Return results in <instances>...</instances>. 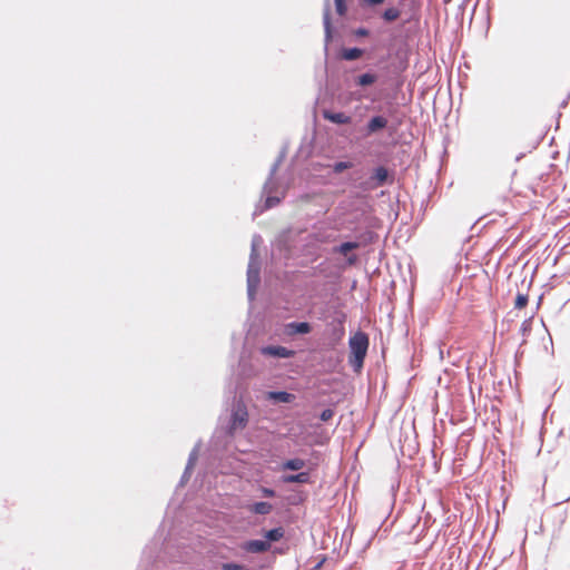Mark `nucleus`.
Masks as SVG:
<instances>
[{"label": "nucleus", "mask_w": 570, "mask_h": 570, "mask_svg": "<svg viewBox=\"0 0 570 570\" xmlns=\"http://www.w3.org/2000/svg\"><path fill=\"white\" fill-rule=\"evenodd\" d=\"M370 338L367 333L358 330L348 338V364L355 373L362 371L368 351Z\"/></svg>", "instance_id": "1"}, {"label": "nucleus", "mask_w": 570, "mask_h": 570, "mask_svg": "<svg viewBox=\"0 0 570 570\" xmlns=\"http://www.w3.org/2000/svg\"><path fill=\"white\" fill-rule=\"evenodd\" d=\"M249 421L247 406L242 397L234 396L228 423L225 428L227 436H234L237 431L244 430Z\"/></svg>", "instance_id": "2"}, {"label": "nucleus", "mask_w": 570, "mask_h": 570, "mask_svg": "<svg viewBox=\"0 0 570 570\" xmlns=\"http://www.w3.org/2000/svg\"><path fill=\"white\" fill-rule=\"evenodd\" d=\"M393 181L394 171L384 165H379L372 169L371 175L366 179L357 184V188L362 191H372L380 187L391 185Z\"/></svg>", "instance_id": "3"}, {"label": "nucleus", "mask_w": 570, "mask_h": 570, "mask_svg": "<svg viewBox=\"0 0 570 570\" xmlns=\"http://www.w3.org/2000/svg\"><path fill=\"white\" fill-rule=\"evenodd\" d=\"M259 284L261 263L258 261V253L253 248V250H250L249 263L247 267V296L249 301L255 298Z\"/></svg>", "instance_id": "4"}, {"label": "nucleus", "mask_w": 570, "mask_h": 570, "mask_svg": "<svg viewBox=\"0 0 570 570\" xmlns=\"http://www.w3.org/2000/svg\"><path fill=\"white\" fill-rule=\"evenodd\" d=\"M345 322L346 314L344 312H336L335 316L327 324L328 343L332 347L338 345L345 336Z\"/></svg>", "instance_id": "5"}, {"label": "nucleus", "mask_w": 570, "mask_h": 570, "mask_svg": "<svg viewBox=\"0 0 570 570\" xmlns=\"http://www.w3.org/2000/svg\"><path fill=\"white\" fill-rule=\"evenodd\" d=\"M278 189V184L272 185L268 190H265L263 188L262 195L264 197L263 205H257L253 216L256 217L257 215L262 214L265 210L272 209L275 206H277L282 199L283 195H277L276 191Z\"/></svg>", "instance_id": "6"}, {"label": "nucleus", "mask_w": 570, "mask_h": 570, "mask_svg": "<svg viewBox=\"0 0 570 570\" xmlns=\"http://www.w3.org/2000/svg\"><path fill=\"white\" fill-rule=\"evenodd\" d=\"M389 126V119L381 114H376L370 117L364 127L361 128V135L363 138L374 136Z\"/></svg>", "instance_id": "7"}, {"label": "nucleus", "mask_w": 570, "mask_h": 570, "mask_svg": "<svg viewBox=\"0 0 570 570\" xmlns=\"http://www.w3.org/2000/svg\"><path fill=\"white\" fill-rule=\"evenodd\" d=\"M323 27H324V51L327 55L328 53V45L334 40V38L336 36V28L332 23L330 0L324 1Z\"/></svg>", "instance_id": "8"}, {"label": "nucleus", "mask_w": 570, "mask_h": 570, "mask_svg": "<svg viewBox=\"0 0 570 570\" xmlns=\"http://www.w3.org/2000/svg\"><path fill=\"white\" fill-rule=\"evenodd\" d=\"M259 352L264 356L276 358V360L292 358L296 354V352L292 348H288V347L282 346V345H273V344L263 345L259 348Z\"/></svg>", "instance_id": "9"}, {"label": "nucleus", "mask_w": 570, "mask_h": 570, "mask_svg": "<svg viewBox=\"0 0 570 570\" xmlns=\"http://www.w3.org/2000/svg\"><path fill=\"white\" fill-rule=\"evenodd\" d=\"M313 325L307 321H292L284 325L283 333L286 336L295 337L311 334Z\"/></svg>", "instance_id": "10"}, {"label": "nucleus", "mask_w": 570, "mask_h": 570, "mask_svg": "<svg viewBox=\"0 0 570 570\" xmlns=\"http://www.w3.org/2000/svg\"><path fill=\"white\" fill-rule=\"evenodd\" d=\"M265 400L273 405L291 404L296 400V395L285 390H272L265 393Z\"/></svg>", "instance_id": "11"}, {"label": "nucleus", "mask_w": 570, "mask_h": 570, "mask_svg": "<svg viewBox=\"0 0 570 570\" xmlns=\"http://www.w3.org/2000/svg\"><path fill=\"white\" fill-rule=\"evenodd\" d=\"M380 79V75L372 69L353 77V85L363 90L374 86Z\"/></svg>", "instance_id": "12"}, {"label": "nucleus", "mask_w": 570, "mask_h": 570, "mask_svg": "<svg viewBox=\"0 0 570 570\" xmlns=\"http://www.w3.org/2000/svg\"><path fill=\"white\" fill-rule=\"evenodd\" d=\"M240 549L246 553L259 554L271 551L267 542H264L263 539H249L243 541L240 544Z\"/></svg>", "instance_id": "13"}, {"label": "nucleus", "mask_w": 570, "mask_h": 570, "mask_svg": "<svg viewBox=\"0 0 570 570\" xmlns=\"http://www.w3.org/2000/svg\"><path fill=\"white\" fill-rule=\"evenodd\" d=\"M322 116L325 120L334 125H350L352 124V117L343 111H334L331 109H324Z\"/></svg>", "instance_id": "14"}, {"label": "nucleus", "mask_w": 570, "mask_h": 570, "mask_svg": "<svg viewBox=\"0 0 570 570\" xmlns=\"http://www.w3.org/2000/svg\"><path fill=\"white\" fill-rule=\"evenodd\" d=\"M262 535H263L264 542L268 543L269 550H271L273 543H276V542L281 541L284 538L285 530L281 525L274 527V528L267 529V530L263 529L262 530Z\"/></svg>", "instance_id": "15"}, {"label": "nucleus", "mask_w": 570, "mask_h": 570, "mask_svg": "<svg viewBox=\"0 0 570 570\" xmlns=\"http://www.w3.org/2000/svg\"><path fill=\"white\" fill-rule=\"evenodd\" d=\"M364 48L360 47H342L340 49V58L345 61H354L361 58L365 53Z\"/></svg>", "instance_id": "16"}, {"label": "nucleus", "mask_w": 570, "mask_h": 570, "mask_svg": "<svg viewBox=\"0 0 570 570\" xmlns=\"http://www.w3.org/2000/svg\"><path fill=\"white\" fill-rule=\"evenodd\" d=\"M282 481L284 483L308 484L312 482L311 471H298L297 473L294 474H283Z\"/></svg>", "instance_id": "17"}, {"label": "nucleus", "mask_w": 570, "mask_h": 570, "mask_svg": "<svg viewBox=\"0 0 570 570\" xmlns=\"http://www.w3.org/2000/svg\"><path fill=\"white\" fill-rule=\"evenodd\" d=\"M247 510L252 514L256 515H266L269 514L273 510V504L267 501H255L247 505Z\"/></svg>", "instance_id": "18"}, {"label": "nucleus", "mask_w": 570, "mask_h": 570, "mask_svg": "<svg viewBox=\"0 0 570 570\" xmlns=\"http://www.w3.org/2000/svg\"><path fill=\"white\" fill-rule=\"evenodd\" d=\"M306 465L305 460L301 458H292L284 460L281 464L283 471H299Z\"/></svg>", "instance_id": "19"}, {"label": "nucleus", "mask_w": 570, "mask_h": 570, "mask_svg": "<svg viewBox=\"0 0 570 570\" xmlns=\"http://www.w3.org/2000/svg\"><path fill=\"white\" fill-rule=\"evenodd\" d=\"M401 14L402 11L399 8L390 6L381 12L380 17L385 23H392L396 21L401 17Z\"/></svg>", "instance_id": "20"}, {"label": "nucleus", "mask_w": 570, "mask_h": 570, "mask_svg": "<svg viewBox=\"0 0 570 570\" xmlns=\"http://www.w3.org/2000/svg\"><path fill=\"white\" fill-rule=\"evenodd\" d=\"M358 247V243L355 240L342 242L334 247V252L341 255H346L348 252L354 250Z\"/></svg>", "instance_id": "21"}, {"label": "nucleus", "mask_w": 570, "mask_h": 570, "mask_svg": "<svg viewBox=\"0 0 570 570\" xmlns=\"http://www.w3.org/2000/svg\"><path fill=\"white\" fill-rule=\"evenodd\" d=\"M200 444H202V441L199 440L195 446L193 448V450L190 451L189 455H188V460H187V470L188 471H193L197 460H198V453H199V449H200Z\"/></svg>", "instance_id": "22"}, {"label": "nucleus", "mask_w": 570, "mask_h": 570, "mask_svg": "<svg viewBox=\"0 0 570 570\" xmlns=\"http://www.w3.org/2000/svg\"><path fill=\"white\" fill-rule=\"evenodd\" d=\"M279 167V160H275L269 169L268 177L266 181L264 183V189L268 190L272 185L277 184V181L274 179V176Z\"/></svg>", "instance_id": "23"}, {"label": "nucleus", "mask_w": 570, "mask_h": 570, "mask_svg": "<svg viewBox=\"0 0 570 570\" xmlns=\"http://www.w3.org/2000/svg\"><path fill=\"white\" fill-rule=\"evenodd\" d=\"M353 167V163L351 160H340L335 161L332 166V170L334 174H342L347 169Z\"/></svg>", "instance_id": "24"}, {"label": "nucleus", "mask_w": 570, "mask_h": 570, "mask_svg": "<svg viewBox=\"0 0 570 570\" xmlns=\"http://www.w3.org/2000/svg\"><path fill=\"white\" fill-rule=\"evenodd\" d=\"M220 570H250L246 564L229 561L220 564Z\"/></svg>", "instance_id": "25"}, {"label": "nucleus", "mask_w": 570, "mask_h": 570, "mask_svg": "<svg viewBox=\"0 0 570 570\" xmlns=\"http://www.w3.org/2000/svg\"><path fill=\"white\" fill-rule=\"evenodd\" d=\"M529 301L528 294L518 293L514 299V307L517 309H522L527 306Z\"/></svg>", "instance_id": "26"}, {"label": "nucleus", "mask_w": 570, "mask_h": 570, "mask_svg": "<svg viewBox=\"0 0 570 570\" xmlns=\"http://www.w3.org/2000/svg\"><path fill=\"white\" fill-rule=\"evenodd\" d=\"M385 0H360V6L363 9H375L376 7L383 4Z\"/></svg>", "instance_id": "27"}, {"label": "nucleus", "mask_w": 570, "mask_h": 570, "mask_svg": "<svg viewBox=\"0 0 570 570\" xmlns=\"http://www.w3.org/2000/svg\"><path fill=\"white\" fill-rule=\"evenodd\" d=\"M335 10L338 16H345L348 7L346 0H334Z\"/></svg>", "instance_id": "28"}, {"label": "nucleus", "mask_w": 570, "mask_h": 570, "mask_svg": "<svg viewBox=\"0 0 570 570\" xmlns=\"http://www.w3.org/2000/svg\"><path fill=\"white\" fill-rule=\"evenodd\" d=\"M352 35L355 38L360 39V38L370 37L371 31H370V29H367L365 27H357V28L352 30Z\"/></svg>", "instance_id": "29"}, {"label": "nucleus", "mask_w": 570, "mask_h": 570, "mask_svg": "<svg viewBox=\"0 0 570 570\" xmlns=\"http://www.w3.org/2000/svg\"><path fill=\"white\" fill-rule=\"evenodd\" d=\"M532 330V318L524 320L520 326V333L523 336H528Z\"/></svg>", "instance_id": "30"}, {"label": "nucleus", "mask_w": 570, "mask_h": 570, "mask_svg": "<svg viewBox=\"0 0 570 570\" xmlns=\"http://www.w3.org/2000/svg\"><path fill=\"white\" fill-rule=\"evenodd\" d=\"M335 412L333 409L331 407H326L324 410H322L318 414V419L322 421V422H327L330 421L333 416H334Z\"/></svg>", "instance_id": "31"}, {"label": "nucleus", "mask_w": 570, "mask_h": 570, "mask_svg": "<svg viewBox=\"0 0 570 570\" xmlns=\"http://www.w3.org/2000/svg\"><path fill=\"white\" fill-rule=\"evenodd\" d=\"M259 492L263 498H275L277 494L273 488L267 487H261Z\"/></svg>", "instance_id": "32"}, {"label": "nucleus", "mask_w": 570, "mask_h": 570, "mask_svg": "<svg viewBox=\"0 0 570 570\" xmlns=\"http://www.w3.org/2000/svg\"><path fill=\"white\" fill-rule=\"evenodd\" d=\"M153 557H149L147 560H144L139 563L137 570H153Z\"/></svg>", "instance_id": "33"}, {"label": "nucleus", "mask_w": 570, "mask_h": 570, "mask_svg": "<svg viewBox=\"0 0 570 570\" xmlns=\"http://www.w3.org/2000/svg\"><path fill=\"white\" fill-rule=\"evenodd\" d=\"M191 472L193 471H188L187 466H185V470H184L183 475L179 481V485H184L185 483L188 482V480L190 479Z\"/></svg>", "instance_id": "34"}, {"label": "nucleus", "mask_w": 570, "mask_h": 570, "mask_svg": "<svg viewBox=\"0 0 570 570\" xmlns=\"http://www.w3.org/2000/svg\"><path fill=\"white\" fill-rule=\"evenodd\" d=\"M354 95H355V97H354L355 100H362V99L368 98V95L365 92L355 91Z\"/></svg>", "instance_id": "35"}, {"label": "nucleus", "mask_w": 570, "mask_h": 570, "mask_svg": "<svg viewBox=\"0 0 570 570\" xmlns=\"http://www.w3.org/2000/svg\"><path fill=\"white\" fill-rule=\"evenodd\" d=\"M261 240H262V237L259 235H255L252 240V249L254 248L257 252L256 246H257V243Z\"/></svg>", "instance_id": "36"}, {"label": "nucleus", "mask_w": 570, "mask_h": 570, "mask_svg": "<svg viewBox=\"0 0 570 570\" xmlns=\"http://www.w3.org/2000/svg\"><path fill=\"white\" fill-rule=\"evenodd\" d=\"M362 177V170H354L353 174H352V179L353 180H358L360 178Z\"/></svg>", "instance_id": "37"}, {"label": "nucleus", "mask_w": 570, "mask_h": 570, "mask_svg": "<svg viewBox=\"0 0 570 570\" xmlns=\"http://www.w3.org/2000/svg\"><path fill=\"white\" fill-rule=\"evenodd\" d=\"M285 158V151L282 150L278 157L275 160H279V165L282 164L283 159Z\"/></svg>", "instance_id": "38"}, {"label": "nucleus", "mask_w": 570, "mask_h": 570, "mask_svg": "<svg viewBox=\"0 0 570 570\" xmlns=\"http://www.w3.org/2000/svg\"><path fill=\"white\" fill-rule=\"evenodd\" d=\"M541 139H542V138L538 139V140H537L532 146H531V148H530V150H529V151H532L533 149H537V147H538V146L540 145V142H541Z\"/></svg>", "instance_id": "39"}, {"label": "nucleus", "mask_w": 570, "mask_h": 570, "mask_svg": "<svg viewBox=\"0 0 570 570\" xmlns=\"http://www.w3.org/2000/svg\"><path fill=\"white\" fill-rule=\"evenodd\" d=\"M356 262V256L355 255H352L351 257L347 258V263L348 264H354Z\"/></svg>", "instance_id": "40"}, {"label": "nucleus", "mask_w": 570, "mask_h": 570, "mask_svg": "<svg viewBox=\"0 0 570 570\" xmlns=\"http://www.w3.org/2000/svg\"><path fill=\"white\" fill-rule=\"evenodd\" d=\"M524 156V153H520L519 155L515 156V161H520Z\"/></svg>", "instance_id": "41"}, {"label": "nucleus", "mask_w": 570, "mask_h": 570, "mask_svg": "<svg viewBox=\"0 0 570 570\" xmlns=\"http://www.w3.org/2000/svg\"><path fill=\"white\" fill-rule=\"evenodd\" d=\"M275 552H276V553L282 554V553H283V550H281V549H275Z\"/></svg>", "instance_id": "42"}, {"label": "nucleus", "mask_w": 570, "mask_h": 570, "mask_svg": "<svg viewBox=\"0 0 570 570\" xmlns=\"http://www.w3.org/2000/svg\"><path fill=\"white\" fill-rule=\"evenodd\" d=\"M322 566V562H318L315 567V569H318Z\"/></svg>", "instance_id": "43"}, {"label": "nucleus", "mask_w": 570, "mask_h": 570, "mask_svg": "<svg viewBox=\"0 0 570 570\" xmlns=\"http://www.w3.org/2000/svg\"><path fill=\"white\" fill-rule=\"evenodd\" d=\"M564 502L570 501V495L563 500Z\"/></svg>", "instance_id": "44"}]
</instances>
